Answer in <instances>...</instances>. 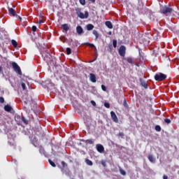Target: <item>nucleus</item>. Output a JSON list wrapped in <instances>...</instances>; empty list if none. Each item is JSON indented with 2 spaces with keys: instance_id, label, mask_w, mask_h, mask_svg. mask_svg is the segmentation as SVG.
I'll return each instance as SVG.
<instances>
[{
  "instance_id": "nucleus-35",
  "label": "nucleus",
  "mask_w": 179,
  "mask_h": 179,
  "mask_svg": "<svg viewBox=\"0 0 179 179\" xmlns=\"http://www.w3.org/2000/svg\"><path fill=\"white\" fill-rule=\"evenodd\" d=\"M123 106L124 107H128V104H127V99H124Z\"/></svg>"
},
{
  "instance_id": "nucleus-48",
  "label": "nucleus",
  "mask_w": 179,
  "mask_h": 179,
  "mask_svg": "<svg viewBox=\"0 0 179 179\" xmlns=\"http://www.w3.org/2000/svg\"><path fill=\"white\" fill-rule=\"evenodd\" d=\"M90 2H92V3H94L96 2V0H89Z\"/></svg>"
},
{
  "instance_id": "nucleus-50",
  "label": "nucleus",
  "mask_w": 179,
  "mask_h": 179,
  "mask_svg": "<svg viewBox=\"0 0 179 179\" xmlns=\"http://www.w3.org/2000/svg\"><path fill=\"white\" fill-rule=\"evenodd\" d=\"M109 34H111V32H109Z\"/></svg>"
},
{
  "instance_id": "nucleus-3",
  "label": "nucleus",
  "mask_w": 179,
  "mask_h": 179,
  "mask_svg": "<svg viewBox=\"0 0 179 179\" xmlns=\"http://www.w3.org/2000/svg\"><path fill=\"white\" fill-rule=\"evenodd\" d=\"M166 78H167V76L162 73H157L155 76V80H158L159 82L164 80Z\"/></svg>"
},
{
  "instance_id": "nucleus-7",
  "label": "nucleus",
  "mask_w": 179,
  "mask_h": 179,
  "mask_svg": "<svg viewBox=\"0 0 179 179\" xmlns=\"http://www.w3.org/2000/svg\"><path fill=\"white\" fill-rule=\"evenodd\" d=\"M127 48H125V46L122 45L120 49H119V55H120V57H125V51H126Z\"/></svg>"
},
{
  "instance_id": "nucleus-14",
  "label": "nucleus",
  "mask_w": 179,
  "mask_h": 179,
  "mask_svg": "<svg viewBox=\"0 0 179 179\" xmlns=\"http://www.w3.org/2000/svg\"><path fill=\"white\" fill-rule=\"evenodd\" d=\"M22 117H21L20 115H15V121L16 122H17L18 125H20V124H22Z\"/></svg>"
},
{
  "instance_id": "nucleus-20",
  "label": "nucleus",
  "mask_w": 179,
  "mask_h": 179,
  "mask_svg": "<svg viewBox=\"0 0 179 179\" xmlns=\"http://www.w3.org/2000/svg\"><path fill=\"white\" fill-rule=\"evenodd\" d=\"M119 171L120 174H122V176H127V172H125V171L122 169V168L120 167Z\"/></svg>"
},
{
  "instance_id": "nucleus-38",
  "label": "nucleus",
  "mask_w": 179,
  "mask_h": 179,
  "mask_svg": "<svg viewBox=\"0 0 179 179\" xmlns=\"http://www.w3.org/2000/svg\"><path fill=\"white\" fill-rule=\"evenodd\" d=\"M0 103H5V99L2 96H0Z\"/></svg>"
},
{
  "instance_id": "nucleus-9",
  "label": "nucleus",
  "mask_w": 179,
  "mask_h": 179,
  "mask_svg": "<svg viewBox=\"0 0 179 179\" xmlns=\"http://www.w3.org/2000/svg\"><path fill=\"white\" fill-rule=\"evenodd\" d=\"M148 159L150 163L155 164L156 163V157H155L152 154L148 155Z\"/></svg>"
},
{
  "instance_id": "nucleus-45",
  "label": "nucleus",
  "mask_w": 179,
  "mask_h": 179,
  "mask_svg": "<svg viewBox=\"0 0 179 179\" xmlns=\"http://www.w3.org/2000/svg\"><path fill=\"white\" fill-rule=\"evenodd\" d=\"M15 17H17V19H19V20L22 21V17L17 15V16H15Z\"/></svg>"
},
{
  "instance_id": "nucleus-47",
  "label": "nucleus",
  "mask_w": 179,
  "mask_h": 179,
  "mask_svg": "<svg viewBox=\"0 0 179 179\" xmlns=\"http://www.w3.org/2000/svg\"><path fill=\"white\" fill-rule=\"evenodd\" d=\"M163 178H164V179H169V176L164 175V176H163Z\"/></svg>"
},
{
  "instance_id": "nucleus-32",
  "label": "nucleus",
  "mask_w": 179,
  "mask_h": 179,
  "mask_svg": "<svg viewBox=\"0 0 179 179\" xmlns=\"http://www.w3.org/2000/svg\"><path fill=\"white\" fill-rule=\"evenodd\" d=\"M44 148H41L40 149H39V152L41 153V155H44Z\"/></svg>"
},
{
  "instance_id": "nucleus-30",
  "label": "nucleus",
  "mask_w": 179,
  "mask_h": 179,
  "mask_svg": "<svg viewBox=\"0 0 179 179\" xmlns=\"http://www.w3.org/2000/svg\"><path fill=\"white\" fill-rule=\"evenodd\" d=\"M80 3L81 5H86V1L85 0H79Z\"/></svg>"
},
{
  "instance_id": "nucleus-46",
  "label": "nucleus",
  "mask_w": 179,
  "mask_h": 179,
  "mask_svg": "<svg viewBox=\"0 0 179 179\" xmlns=\"http://www.w3.org/2000/svg\"><path fill=\"white\" fill-rule=\"evenodd\" d=\"M0 73H3V71L2 70V66H0Z\"/></svg>"
},
{
  "instance_id": "nucleus-22",
  "label": "nucleus",
  "mask_w": 179,
  "mask_h": 179,
  "mask_svg": "<svg viewBox=\"0 0 179 179\" xmlns=\"http://www.w3.org/2000/svg\"><path fill=\"white\" fill-rule=\"evenodd\" d=\"M85 163L87 166H93V162L90 159H85Z\"/></svg>"
},
{
  "instance_id": "nucleus-25",
  "label": "nucleus",
  "mask_w": 179,
  "mask_h": 179,
  "mask_svg": "<svg viewBox=\"0 0 179 179\" xmlns=\"http://www.w3.org/2000/svg\"><path fill=\"white\" fill-rule=\"evenodd\" d=\"M71 52H72V50H71V48H66L67 55H71Z\"/></svg>"
},
{
  "instance_id": "nucleus-41",
  "label": "nucleus",
  "mask_w": 179,
  "mask_h": 179,
  "mask_svg": "<svg viewBox=\"0 0 179 179\" xmlns=\"http://www.w3.org/2000/svg\"><path fill=\"white\" fill-rule=\"evenodd\" d=\"M118 136H121V138H123V136H124V133H123V132H120V133L118 134Z\"/></svg>"
},
{
  "instance_id": "nucleus-6",
  "label": "nucleus",
  "mask_w": 179,
  "mask_h": 179,
  "mask_svg": "<svg viewBox=\"0 0 179 179\" xmlns=\"http://www.w3.org/2000/svg\"><path fill=\"white\" fill-rule=\"evenodd\" d=\"M33 103H34V101H33L31 96H28L27 99L25 101H24V106H27V104H29V106H31Z\"/></svg>"
},
{
  "instance_id": "nucleus-5",
  "label": "nucleus",
  "mask_w": 179,
  "mask_h": 179,
  "mask_svg": "<svg viewBox=\"0 0 179 179\" xmlns=\"http://www.w3.org/2000/svg\"><path fill=\"white\" fill-rule=\"evenodd\" d=\"M44 61L46 62H49V61H51V55L50 54V51L46 50L45 54L42 55Z\"/></svg>"
},
{
  "instance_id": "nucleus-36",
  "label": "nucleus",
  "mask_w": 179,
  "mask_h": 179,
  "mask_svg": "<svg viewBox=\"0 0 179 179\" xmlns=\"http://www.w3.org/2000/svg\"><path fill=\"white\" fill-rule=\"evenodd\" d=\"M101 89H102V90H103V92H106V91L107 90V88H106V86L103 85H101Z\"/></svg>"
},
{
  "instance_id": "nucleus-43",
  "label": "nucleus",
  "mask_w": 179,
  "mask_h": 179,
  "mask_svg": "<svg viewBox=\"0 0 179 179\" xmlns=\"http://www.w3.org/2000/svg\"><path fill=\"white\" fill-rule=\"evenodd\" d=\"M91 104H92L94 106V107H96V101H91Z\"/></svg>"
},
{
  "instance_id": "nucleus-37",
  "label": "nucleus",
  "mask_w": 179,
  "mask_h": 179,
  "mask_svg": "<svg viewBox=\"0 0 179 179\" xmlns=\"http://www.w3.org/2000/svg\"><path fill=\"white\" fill-rule=\"evenodd\" d=\"M62 167H66L68 165L66 164V163H65V162L62 161Z\"/></svg>"
},
{
  "instance_id": "nucleus-12",
  "label": "nucleus",
  "mask_w": 179,
  "mask_h": 179,
  "mask_svg": "<svg viewBox=\"0 0 179 179\" xmlns=\"http://www.w3.org/2000/svg\"><path fill=\"white\" fill-rule=\"evenodd\" d=\"M8 12L10 15H12V16H14L15 17V16H17V15L16 14V10H15V9L12 8H8Z\"/></svg>"
},
{
  "instance_id": "nucleus-31",
  "label": "nucleus",
  "mask_w": 179,
  "mask_h": 179,
  "mask_svg": "<svg viewBox=\"0 0 179 179\" xmlns=\"http://www.w3.org/2000/svg\"><path fill=\"white\" fill-rule=\"evenodd\" d=\"M164 122L166 123V124H171V120L170 119H164Z\"/></svg>"
},
{
  "instance_id": "nucleus-21",
  "label": "nucleus",
  "mask_w": 179,
  "mask_h": 179,
  "mask_svg": "<svg viewBox=\"0 0 179 179\" xmlns=\"http://www.w3.org/2000/svg\"><path fill=\"white\" fill-rule=\"evenodd\" d=\"M92 34H94V36H95V37H96V40H97V38H99V32H97V31H96V30H94L93 31H92Z\"/></svg>"
},
{
  "instance_id": "nucleus-15",
  "label": "nucleus",
  "mask_w": 179,
  "mask_h": 179,
  "mask_svg": "<svg viewBox=\"0 0 179 179\" xmlns=\"http://www.w3.org/2000/svg\"><path fill=\"white\" fill-rule=\"evenodd\" d=\"M141 85L144 87V89H148V84L146 82L142 79H140Z\"/></svg>"
},
{
  "instance_id": "nucleus-1",
  "label": "nucleus",
  "mask_w": 179,
  "mask_h": 179,
  "mask_svg": "<svg viewBox=\"0 0 179 179\" xmlns=\"http://www.w3.org/2000/svg\"><path fill=\"white\" fill-rule=\"evenodd\" d=\"M76 12L77 13V16L80 17V19H87L89 17V12L85 11V14L80 11V8H76Z\"/></svg>"
},
{
  "instance_id": "nucleus-39",
  "label": "nucleus",
  "mask_w": 179,
  "mask_h": 179,
  "mask_svg": "<svg viewBox=\"0 0 179 179\" xmlns=\"http://www.w3.org/2000/svg\"><path fill=\"white\" fill-rule=\"evenodd\" d=\"M104 106H105V107H106V108H110V103H104Z\"/></svg>"
},
{
  "instance_id": "nucleus-42",
  "label": "nucleus",
  "mask_w": 179,
  "mask_h": 179,
  "mask_svg": "<svg viewBox=\"0 0 179 179\" xmlns=\"http://www.w3.org/2000/svg\"><path fill=\"white\" fill-rule=\"evenodd\" d=\"M87 45H90V47H92V48H94V45L93 43H87Z\"/></svg>"
},
{
  "instance_id": "nucleus-2",
  "label": "nucleus",
  "mask_w": 179,
  "mask_h": 179,
  "mask_svg": "<svg viewBox=\"0 0 179 179\" xmlns=\"http://www.w3.org/2000/svg\"><path fill=\"white\" fill-rule=\"evenodd\" d=\"M12 66H13V69H14L16 73L22 76V70L20 69V66H19V65H17L16 62H13L12 63Z\"/></svg>"
},
{
  "instance_id": "nucleus-34",
  "label": "nucleus",
  "mask_w": 179,
  "mask_h": 179,
  "mask_svg": "<svg viewBox=\"0 0 179 179\" xmlns=\"http://www.w3.org/2000/svg\"><path fill=\"white\" fill-rule=\"evenodd\" d=\"M21 86L23 90H26V84H24V83H22Z\"/></svg>"
},
{
  "instance_id": "nucleus-10",
  "label": "nucleus",
  "mask_w": 179,
  "mask_h": 179,
  "mask_svg": "<svg viewBox=\"0 0 179 179\" xmlns=\"http://www.w3.org/2000/svg\"><path fill=\"white\" fill-rule=\"evenodd\" d=\"M110 115L112 119L113 120L114 122L117 123L118 122V117H117V115H115V113L114 111L110 112Z\"/></svg>"
},
{
  "instance_id": "nucleus-8",
  "label": "nucleus",
  "mask_w": 179,
  "mask_h": 179,
  "mask_svg": "<svg viewBox=\"0 0 179 179\" xmlns=\"http://www.w3.org/2000/svg\"><path fill=\"white\" fill-rule=\"evenodd\" d=\"M96 148L97 152H99V153H103V152H104V146H103V145L101 144H97L96 145Z\"/></svg>"
},
{
  "instance_id": "nucleus-4",
  "label": "nucleus",
  "mask_w": 179,
  "mask_h": 179,
  "mask_svg": "<svg viewBox=\"0 0 179 179\" xmlns=\"http://www.w3.org/2000/svg\"><path fill=\"white\" fill-rule=\"evenodd\" d=\"M162 12L164 15H167V13H171V12H173V8L168 7L167 6H164L162 9Z\"/></svg>"
},
{
  "instance_id": "nucleus-28",
  "label": "nucleus",
  "mask_w": 179,
  "mask_h": 179,
  "mask_svg": "<svg viewBox=\"0 0 179 179\" xmlns=\"http://www.w3.org/2000/svg\"><path fill=\"white\" fill-rule=\"evenodd\" d=\"M155 130H157V132H160L162 131V127H160V126H159V125H157L155 127Z\"/></svg>"
},
{
  "instance_id": "nucleus-17",
  "label": "nucleus",
  "mask_w": 179,
  "mask_h": 179,
  "mask_svg": "<svg viewBox=\"0 0 179 179\" xmlns=\"http://www.w3.org/2000/svg\"><path fill=\"white\" fill-rule=\"evenodd\" d=\"M106 26L108 28V29H113V23H111V22L110 21H106L105 22Z\"/></svg>"
},
{
  "instance_id": "nucleus-13",
  "label": "nucleus",
  "mask_w": 179,
  "mask_h": 179,
  "mask_svg": "<svg viewBox=\"0 0 179 179\" xmlns=\"http://www.w3.org/2000/svg\"><path fill=\"white\" fill-rule=\"evenodd\" d=\"M90 80L92 82V83H96V75L94 73H90Z\"/></svg>"
},
{
  "instance_id": "nucleus-49",
  "label": "nucleus",
  "mask_w": 179,
  "mask_h": 179,
  "mask_svg": "<svg viewBox=\"0 0 179 179\" xmlns=\"http://www.w3.org/2000/svg\"><path fill=\"white\" fill-rule=\"evenodd\" d=\"M102 164L104 166V167H106V162H102Z\"/></svg>"
},
{
  "instance_id": "nucleus-33",
  "label": "nucleus",
  "mask_w": 179,
  "mask_h": 179,
  "mask_svg": "<svg viewBox=\"0 0 179 179\" xmlns=\"http://www.w3.org/2000/svg\"><path fill=\"white\" fill-rule=\"evenodd\" d=\"M87 143H90V145H93L94 143V141H93L92 139L87 141Z\"/></svg>"
},
{
  "instance_id": "nucleus-29",
  "label": "nucleus",
  "mask_w": 179,
  "mask_h": 179,
  "mask_svg": "<svg viewBox=\"0 0 179 179\" xmlns=\"http://www.w3.org/2000/svg\"><path fill=\"white\" fill-rule=\"evenodd\" d=\"M113 45L114 48H117V41L116 40L113 41Z\"/></svg>"
},
{
  "instance_id": "nucleus-26",
  "label": "nucleus",
  "mask_w": 179,
  "mask_h": 179,
  "mask_svg": "<svg viewBox=\"0 0 179 179\" xmlns=\"http://www.w3.org/2000/svg\"><path fill=\"white\" fill-rule=\"evenodd\" d=\"M127 61L129 62V64H134V60L131 57L127 58Z\"/></svg>"
},
{
  "instance_id": "nucleus-40",
  "label": "nucleus",
  "mask_w": 179,
  "mask_h": 179,
  "mask_svg": "<svg viewBox=\"0 0 179 179\" xmlns=\"http://www.w3.org/2000/svg\"><path fill=\"white\" fill-rule=\"evenodd\" d=\"M37 30V27L33 26L32 27V31H36Z\"/></svg>"
},
{
  "instance_id": "nucleus-18",
  "label": "nucleus",
  "mask_w": 179,
  "mask_h": 179,
  "mask_svg": "<svg viewBox=\"0 0 179 179\" xmlns=\"http://www.w3.org/2000/svg\"><path fill=\"white\" fill-rule=\"evenodd\" d=\"M93 29H94V26L92 24H88L87 25V30H88L89 31H90V30H93Z\"/></svg>"
},
{
  "instance_id": "nucleus-44",
  "label": "nucleus",
  "mask_w": 179,
  "mask_h": 179,
  "mask_svg": "<svg viewBox=\"0 0 179 179\" xmlns=\"http://www.w3.org/2000/svg\"><path fill=\"white\" fill-rule=\"evenodd\" d=\"M43 23H44V22H43V19H40L39 20V24H43Z\"/></svg>"
},
{
  "instance_id": "nucleus-16",
  "label": "nucleus",
  "mask_w": 179,
  "mask_h": 179,
  "mask_svg": "<svg viewBox=\"0 0 179 179\" xmlns=\"http://www.w3.org/2000/svg\"><path fill=\"white\" fill-rule=\"evenodd\" d=\"M4 110L5 111H7V113H10V111H12V106L9 105H6L4 106Z\"/></svg>"
},
{
  "instance_id": "nucleus-23",
  "label": "nucleus",
  "mask_w": 179,
  "mask_h": 179,
  "mask_svg": "<svg viewBox=\"0 0 179 179\" xmlns=\"http://www.w3.org/2000/svg\"><path fill=\"white\" fill-rule=\"evenodd\" d=\"M24 122V124H25V125H27V124H29V121H27V120H26V118L24 117H22L21 119V122Z\"/></svg>"
},
{
  "instance_id": "nucleus-19",
  "label": "nucleus",
  "mask_w": 179,
  "mask_h": 179,
  "mask_svg": "<svg viewBox=\"0 0 179 179\" xmlns=\"http://www.w3.org/2000/svg\"><path fill=\"white\" fill-rule=\"evenodd\" d=\"M63 30H65V31H68L69 30V27H68V24H64L62 25Z\"/></svg>"
},
{
  "instance_id": "nucleus-27",
  "label": "nucleus",
  "mask_w": 179,
  "mask_h": 179,
  "mask_svg": "<svg viewBox=\"0 0 179 179\" xmlns=\"http://www.w3.org/2000/svg\"><path fill=\"white\" fill-rule=\"evenodd\" d=\"M48 162L52 167H56L55 163H54L51 159H49Z\"/></svg>"
},
{
  "instance_id": "nucleus-24",
  "label": "nucleus",
  "mask_w": 179,
  "mask_h": 179,
  "mask_svg": "<svg viewBox=\"0 0 179 179\" xmlns=\"http://www.w3.org/2000/svg\"><path fill=\"white\" fill-rule=\"evenodd\" d=\"M12 45H13V47H15V48H16V47H17V42L15 40H12L11 41Z\"/></svg>"
},
{
  "instance_id": "nucleus-11",
  "label": "nucleus",
  "mask_w": 179,
  "mask_h": 179,
  "mask_svg": "<svg viewBox=\"0 0 179 179\" xmlns=\"http://www.w3.org/2000/svg\"><path fill=\"white\" fill-rule=\"evenodd\" d=\"M76 32L79 36L83 34V28H82L80 26H77Z\"/></svg>"
}]
</instances>
